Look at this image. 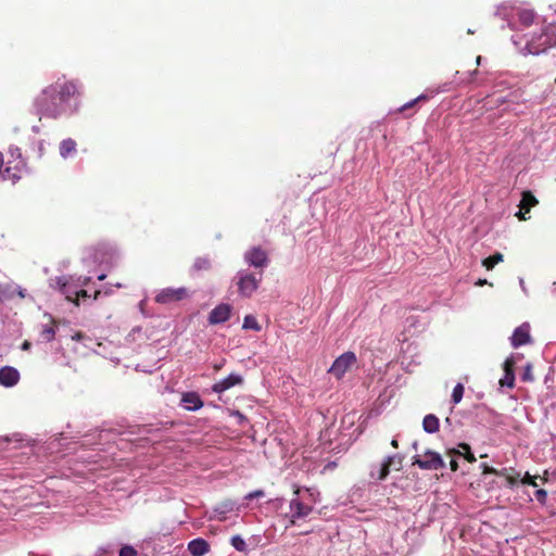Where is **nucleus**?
Segmentation results:
<instances>
[{
    "instance_id": "obj_1",
    "label": "nucleus",
    "mask_w": 556,
    "mask_h": 556,
    "mask_svg": "<svg viewBox=\"0 0 556 556\" xmlns=\"http://www.w3.org/2000/svg\"><path fill=\"white\" fill-rule=\"evenodd\" d=\"M83 96L80 80L62 76L40 91L34 100V108L40 116L48 118L73 116L80 110Z\"/></svg>"
},
{
    "instance_id": "obj_2",
    "label": "nucleus",
    "mask_w": 556,
    "mask_h": 556,
    "mask_svg": "<svg viewBox=\"0 0 556 556\" xmlns=\"http://www.w3.org/2000/svg\"><path fill=\"white\" fill-rule=\"evenodd\" d=\"M513 45L523 55L546 52L556 46V24H548L540 27L539 31L530 35L515 34L511 37Z\"/></svg>"
},
{
    "instance_id": "obj_3",
    "label": "nucleus",
    "mask_w": 556,
    "mask_h": 556,
    "mask_svg": "<svg viewBox=\"0 0 556 556\" xmlns=\"http://www.w3.org/2000/svg\"><path fill=\"white\" fill-rule=\"evenodd\" d=\"M90 280L91 277L88 276H62L51 278L49 281L50 287L59 289L67 301L74 302L75 305H78V300L80 298H90L88 291L85 289Z\"/></svg>"
},
{
    "instance_id": "obj_4",
    "label": "nucleus",
    "mask_w": 556,
    "mask_h": 556,
    "mask_svg": "<svg viewBox=\"0 0 556 556\" xmlns=\"http://www.w3.org/2000/svg\"><path fill=\"white\" fill-rule=\"evenodd\" d=\"M495 15L507 22L511 30H520V27H529L534 23L535 13L531 9L516 5L513 2H504L496 8Z\"/></svg>"
},
{
    "instance_id": "obj_5",
    "label": "nucleus",
    "mask_w": 556,
    "mask_h": 556,
    "mask_svg": "<svg viewBox=\"0 0 556 556\" xmlns=\"http://www.w3.org/2000/svg\"><path fill=\"white\" fill-rule=\"evenodd\" d=\"M405 456L401 453H395L386 456L381 462L374 463L369 468V477L376 481L384 480L390 473L391 469L401 470L403 467Z\"/></svg>"
},
{
    "instance_id": "obj_6",
    "label": "nucleus",
    "mask_w": 556,
    "mask_h": 556,
    "mask_svg": "<svg viewBox=\"0 0 556 556\" xmlns=\"http://www.w3.org/2000/svg\"><path fill=\"white\" fill-rule=\"evenodd\" d=\"M262 271L251 273L247 269L239 270L235 276L238 292L242 298H251L258 289L262 281Z\"/></svg>"
},
{
    "instance_id": "obj_7",
    "label": "nucleus",
    "mask_w": 556,
    "mask_h": 556,
    "mask_svg": "<svg viewBox=\"0 0 556 556\" xmlns=\"http://www.w3.org/2000/svg\"><path fill=\"white\" fill-rule=\"evenodd\" d=\"M413 464L424 470H438L445 468V463L442 456L431 450H427L422 456H415Z\"/></svg>"
},
{
    "instance_id": "obj_8",
    "label": "nucleus",
    "mask_w": 556,
    "mask_h": 556,
    "mask_svg": "<svg viewBox=\"0 0 556 556\" xmlns=\"http://www.w3.org/2000/svg\"><path fill=\"white\" fill-rule=\"evenodd\" d=\"M243 260L250 267L261 269L262 273L269 264L267 252L261 247H252L247 250L243 254Z\"/></svg>"
},
{
    "instance_id": "obj_9",
    "label": "nucleus",
    "mask_w": 556,
    "mask_h": 556,
    "mask_svg": "<svg viewBox=\"0 0 556 556\" xmlns=\"http://www.w3.org/2000/svg\"><path fill=\"white\" fill-rule=\"evenodd\" d=\"M311 513L309 503H304L300 496L294 495L289 503V513L286 514V517L294 526L298 520L305 519Z\"/></svg>"
},
{
    "instance_id": "obj_10",
    "label": "nucleus",
    "mask_w": 556,
    "mask_h": 556,
    "mask_svg": "<svg viewBox=\"0 0 556 556\" xmlns=\"http://www.w3.org/2000/svg\"><path fill=\"white\" fill-rule=\"evenodd\" d=\"M356 361L357 358L355 353L350 351L345 352L334 359L331 367L329 368V372L336 378L340 379L352 366L356 364Z\"/></svg>"
},
{
    "instance_id": "obj_11",
    "label": "nucleus",
    "mask_w": 556,
    "mask_h": 556,
    "mask_svg": "<svg viewBox=\"0 0 556 556\" xmlns=\"http://www.w3.org/2000/svg\"><path fill=\"white\" fill-rule=\"evenodd\" d=\"M522 354L516 353L511 354L505 362H504V376L500 380V384L502 387H507L509 389L514 388L515 386V372H514V366L517 364L521 358Z\"/></svg>"
},
{
    "instance_id": "obj_12",
    "label": "nucleus",
    "mask_w": 556,
    "mask_h": 556,
    "mask_svg": "<svg viewBox=\"0 0 556 556\" xmlns=\"http://www.w3.org/2000/svg\"><path fill=\"white\" fill-rule=\"evenodd\" d=\"M187 296V289L181 288H165L162 289L156 295H155V302L160 304H170L177 301L182 300Z\"/></svg>"
},
{
    "instance_id": "obj_13",
    "label": "nucleus",
    "mask_w": 556,
    "mask_h": 556,
    "mask_svg": "<svg viewBox=\"0 0 556 556\" xmlns=\"http://www.w3.org/2000/svg\"><path fill=\"white\" fill-rule=\"evenodd\" d=\"M231 309V305L227 303L218 304L208 314V323L211 325H219L226 323L230 318Z\"/></svg>"
},
{
    "instance_id": "obj_14",
    "label": "nucleus",
    "mask_w": 556,
    "mask_h": 556,
    "mask_svg": "<svg viewBox=\"0 0 556 556\" xmlns=\"http://www.w3.org/2000/svg\"><path fill=\"white\" fill-rule=\"evenodd\" d=\"M26 167V163L23 159L16 161L15 164L12 165V161H8V165L3 173L1 174L3 180H11L12 184L18 181L22 177V173Z\"/></svg>"
},
{
    "instance_id": "obj_15",
    "label": "nucleus",
    "mask_w": 556,
    "mask_h": 556,
    "mask_svg": "<svg viewBox=\"0 0 556 556\" xmlns=\"http://www.w3.org/2000/svg\"><path fill=\"white\" fill-rule=\"evenodd\" d=\"M242 382L243 378L240 374L231 372L227 377L215 382L212 387V391L214 393H223L235 386L241 384Z\"/></svg>"
},
{
    "instance_id": "obj_16",
    "label": "nucleus",
    "mask_w": 556,
    "mask_h": 556,
    "mask_svg": "<svg viewBox=\"0 0 556 556\" xmlns=\"http://www.w3.org/2000/svg\"><path fill=\"white\" fill-rule=\"evenodd\" d=\"M180 406L186 410L197 412L203 407V401L197 392H184L180 399Z\"/></svg>"
},
{
    "instance_id": "obj_17",
    "label": "nucleus",
    "mask_w": 556,
    "mask_h": 556,
    "mask_svg": "<svg viewBox=\"0 0 556 556\" xmlns=\"http://www.w3.org/2000/svg\"><path fill=\"white\" fill-rule=\"evenodd\" d=\"M530 340V328L528 324H522L517 327L510 337V343L515 349L529 343Z\"/></svg>"
},
{
    "instance_id": "obj_18",
    "label": "nucleus",
    "mask_w": 556,
    "mask_h": 556,
    "mask_svg": "<svg viewBox=\"0 0 556 556\" xmlns=\"http://www.w3.org/2000/svg\"><path fill=\"white\" fill-rule=\"evenodd\" d=\"M293 495L300 496L304 503H309L312 510L314 505L319 502V492L315 488H300L294 485Z\"/></svg>"
},
{
    "instance_id": "obj_19",
    "label": "nucleus",
    "mask_w": 556,
    "mask_h": 556,
    "mask_svg": "<svg viewBox=\"0 0 556 556\" xmlns=\"http://www.w3.org/2000/svg\"><path fill=\"white\" fill-rule=\"evenodd\" d=\"M20 380V372L16 368L4 366L0 368V384L5 388H12L17 384Z\"/></svg>"
},
{
    "instance_id": "obj_20",
    "label": "nucleus",
    "mask_w": 556,
    "mask_h": 556,
    "mask_svg": "<svg viewBox=\"0 0 556 556\" xmlns=\"http://www.w3.org/2000/svg\"><path fill=\"white\" fill-rule=\"evenodd\" d=\"M536 204L538 200L535 199V197L530 191H523L521 193V200L519 203L520 210L518 213H516V216H518V218L521 220H526V214H528L531 207H533Z\"/></svg>"
},
{
    "instance_id": "obj_21",
    "label": "nucleus",
    "mask_w": 556,
    "mask_h": 556,
    "mask_svg": "<svg viewBox=\"0 0 556 556\" xmlns=\"http://www.w3.org/2000/svg\"><path fill=\"white\" fill-rule=\"evenodd\" d=\"M459 448H462V450H463V452H460V451H458V450H455V448L450 450V452H448V454L452 456V459H451L450 465H451V469H452L453 471H456V470H457V468H458L457 462H456V459L454 458V456H456V455H464V456H465V458H466L468 462H470V463L476 462V457H475V456H473V454L471 453V451H470V446H469L468 444H466V443H462V444H459Z\"/></svg>"
},
{
    "instance_id": "obj_22",
    "label": "nucleus",
    "mask_w": 556,
    "mask_h": 556,
    "mask_svg": "<svg viewBox=\"0 0 556 556\" xmlns=\"http://www.w3.org/2000/svg\"><path fill=\"white\" fill-rule=\"evenodd\" d=\"M188 551L192 556H204L210 551V544L202 538H197L188 543Z\"/></svg>"
},
{
    "instance_id": "obj_23",
    "label": "nucleus",
    "mask_w": 556,
    "mask_h": 556,
    "mask_svg": "<svg viewBox=\"0 0 556 556\" xmlns=\"http://www.w3.org/2000/svg\"><path fill=\"white\" fill-rule=\"evenodd\" d=\"M116 257V251L112 247H102L98 248L94 251L93 260L100 264L102 263H113V260Z\"/></svg>"
},
{
    "instance_id": "obj_24",
    "label": "nucleus",
    "mask_w": 556,
    "mask_h": 556,
    "mask_svg": "<svg viewBox=\"0 0 556 556\" xmlns=\"http://www.w3.org/2000/svg\"><path fill=\"white\" fill-rule=\"evenodd\" d=\"M60 155L62 159L73 156L77 151L76 141L72 138L64 139L60 142L59 147Z\"/></svg>"
},
{
    "instance_id": "obj_25",
    "label": "nucleus",
    "mask_w": 556,
    "mask_h": 556,
    "mask_svg": "<svg viewBox=\"0 0 556 556\" xmlns=\"http://www.w3.org/2000/svg\"><path fill=\"white\" fill-rule=\"evenodd\" d=\"M440 420L433 414H428L424 417L422 429L426 433L433 434L439 431Z\"/></svg>"
},
{
    "instance_id": "obj_26",
    "label": "nucleus",
    "mask_w": 556,
    "mask_h": 556,
    "mask_svg": "<svg viewBox=\"0 0 556 556\" xmlns=\"http://www.w3.org/2000/svg\"><path fill=\"white\" fill-rule=\"evenodd\" d=\"M39 336L46 342L52 341L54 339V336H55V328H54V326L51 325V324L41 325L40 326Z\"/></svg>"
},
{
    "instance_id": "obj_27",
    "label": "nucleus",
    "mask_w": 556,
    "mask_h": 556,
    "mask_svg": "<svg viewBox=\"0 0 556 556\" xmlns=\"http://www.w3.org/2000/svg\"><path fill=\"white\" fill-rule=\"evenodd\" d=\"M230 544L238 552L245 553L248 551V545H247L244 539L239 534L231 536Z\"/></svg>"
},
{
    "instance_id": "obj_28",
    "label": "nucleus",
    "mask_w": 556,
    "mask_h": 556,
    "mask_svg": "<svg viewBox=\"0 0 556 556\" xmlns=\"http://www.w3.org/2000/svg\"><path fill=\"white\" fill-rule=\"evenodd\" d=\"M503 262V254L496 252L495 254L483 260L482 264L486 269H492L496 264Z\"/></svg>"
},
{
    "instance_id": "obj_29",
    "label": "nucleus",
    "mask_w": 556,
    "mask_h": 556,
    "mask_svg": "<svg viewBox=\"0 0 556 556\" xmlns=\"http://www.w3.org/2000/svg\"><path fill=\"white\" fill-rule=\"evenodd\" d=\"M242 328L247 329V330H254V331L261 330V326L253 315H247L244 317Z\"/></svg>"
},
{
    "instance_id": "obj_30",
    "label": "nucleus",
    "mask_w": 556,
    "mask_h": 556,
    "mask_svg": "<svg viewBox=\"0 0 556 556\" xmlns=\"http://www.w3.org/2000/svg\"><path fill=\"white\" fill-rule=\"evenodd\" d=\"M211 267V262L207 257H198L192 266V269L195 271L199 270H207Z\"/></svg>"
},
{
    "instance_id": "obj_31",
    "label": "nucleus",
    "mask_w": 556,
    "mask_h": 556,
    "mask_svg": "<svg viewBox=\"0 0 556 556\" xmlns=\"http://www.w3.org/2000/svg\"><path fill=\"white\" fill-rule=\"evenodd\" d=\"M464 396V386L462 383H457L452 392L451 401L453 404H458Z\"/></svg>"
},
{
    "instance_id": "obj_32",
    "label": "nucleus",
    "mask_w": 556,
    "mask_h": 556,
    "mask_svg": "<svg viewBox=\"0 0 556 556\" xmlns=\"http://www.w3.org/2000/svg\"><path fill=\"white\" fill-rule=\"evenodd\" d=\"M427 99H428L427 94L422 93V94L418 96L417 98H415V99H413V100H410V101L406 102L405 104H403V105L399 109V111H400V112H405V111H407V110L412 109L413 106H415L418 102H420V101H425V100H427Z\"/></svg>"
},
{
    "instance_id": "obj_33",
    "label": "nucleus",
    "mask_w": 556,
    "mask_h": 556,
    "mask_svg": "<svg viewBox=\"0 0 556 556\" xmlns=\"http://www.w3.org/2000/svg\"><path fill=\"white\" fill-rule=\"evenodd\" d=\"M13 296V287L0 283V301L9 300Z\"/></svg>"
},
{
    "instance_id": "obj_34",
    "label": "nucleus",
    "mask_w": 556,
    "mask_h": 556,
    "mask_svg": "<svg viewBox=\"0 0 556 556\" xmlns=\"http://www.w3.org/2000/svg\"><path fill=\"white\" fill-rule=\"evenodd\" d=\"M521 380L525 382H532L534 380L532 374V365L530 363H527V365L525 366L523 371L521 374Z\"/></svg>"
},
{
    "instance_id": "obj_35",
    "label": "nucleus",
    "mask_w": 556,
    "mask_h": 556,
    "mask_svg": "<svg viewBox=\"0 0 556 556\" xmlns=\"http://www.w3.org/2000/svg\"><path fill=\"white\" fill-rule=\"evenodd\" d=\"M118 556H138V552L134 546L126 544L119 548Z\"/></svg>"
},
{
    "instance_id": "obj_36",
    "label": "nucleus",
    "mask_w": 556,
    "mask_h": 556,
    "mask_svg": "<svg viewBox=\"0 0 556 556\" xmlns=\"http://www.w3.org/2000/svg\"><path fill=\"white\" fill-rule=\"evenodd\" d=\"M10 157L11 159L9 161H12V164H15L17 160L23 159L20 148H10Z\"/></svg>"
},
{
    "instance_id": "obj_37",
    "label": "nucleus",
    "mask_w": 556,
    "mask_h": 556,
    "mask_svg": "<svg viewBox=\"0 0 556 556\" xmlns=\"http://www.w3.org/2000/svg\"><path fill=\"white\" fill-rule=\"evenodd\" d=\"M546 498H547V492L545 490H543V489L536 490V492H535V500L540 504H545L546 503Z\"/></svg>"
},
{
    "instance_id": "obj_38",
    "label": "nucleus",
    "mask_w": 556,
    "mask_h": 556,
    "mask_svg": "<svg viewBox=\"0 0 556 556\" xmlns=\"http://www.w3.org/2000/svg\"><path fill=\"white\" fill-rule=\"evenodd\" d=\"M522 484H529L532 486H536L535 477L530 476L529 472H526L525 477L520 481Z\"/></svg>"
},
{
    "instance_id": "obj_39",
    "label": "nucleus",
    "mask_w": 556,
    "mask_h": 556,
    "mask_svg": "<svg viewBox=\"0 0 556 556\" xmlns=\"http://www.w3.org/2000/svg\"><path fill=\"white\" fill-rule=\"evenodd\" d=\"M263 496H264V491L255 490V491L248 493L245 495V500H253V498L263 497Z\"/></svg>"
},
{
    "instance_id": "obj_40",
    "label": "nucleus",
    "mask_w": 556,
    "mask_h": 556,
    "mask_svg": "<svg viewBox=\"0 0 556 556\" xmlns=\"http://www.w3.org/2000/svg\"><path fill=\"white\" fill-rule=\"evenodd\" d=\"M506 485L510 489H514L517 485V478L507 476L506 477Z\"/></svg>"
},
{
    "instance_id": "obj_41",
    "label": "nucleus",
    "mask_w": 556,
    "mask_h": 556,
    "mask_svg": "<svg viewBox=\"0 0 556 556\" xmlns=\"http://www.w3.org/2000/svg\"><path fill=\"white\" fill-rule=\"evenodd\" d=\"M15 291L17 292L18 296H21V298H25V292H26V290H25V289H23V288H22V287H20V286H16V287H13V293H14Z\"/></svg>"
},
{
    "instance_id": "obj_42",
    "label": "nucleus",
    "mask_w": 556,
    "mask_h": 556,
    "mask_svg": "<svg viewBox=\"0 0 556 556\" xmlns=\"http://www.w3.org/2000/svg\"><path fill=\"white\" fill-rule=\"evenodd\" d=\"M361 491H362V489H361V488L355 486V488H353V489L351 490V495H350V496H351V497H354L355 495H359Z\"/></svg>"
},
{
    "instance_id": "obj_43",
    "label": "nucleus",
    "mask_w": 556,
    "mask_h": 556,
    "mask_svg": "<svg viewBox=\"0 0 556 556\" xmlns=\"http://www.w3.org/2000/svg\"><path fill=\"white\" fill-rule=\"evenodd\" d=\"M30 346H31L30 342L24 341L21 348L24 351H28L30 349Z\"/></svg>"
},
{
    "instance_id": "obj_44",
    "label": "nucleus",
    "mask_w": 556,
    "mask_h": 556,
    "mask_svg": "<svg viewBox=\"0 0 556 556\" xmlns=\"http://www.w3.org/2000/svg\"><path fill=\"white\" fill-rule=\"evenodd\" d=\"M519 285H520L522 291L527 294V288L525 286V280L522 278H519Z\"/></svg>"
},
{
    "instance_id": "obj_45",
    "label": "nucleus",
    "mask_w": 556,
    "mask_h": 556,
    "mask_svg": "<svg viewBox=\"0 0 556 556\" xmlns=\"http://www.w3.org/2000/svg\"><path fill=\"white\" fill-rule=\"evenodd\" d=\"M283 498H276L273 503L276 507L280 506L283 503Z\"/></svg>"
},
{
    "instance_id": "obj_46",
    "label": "nucleus",
    "mask_w": 556,
    "mask_h": 556,
    "mask_svg": "<svg viewBox=\"0 0 556 556\" xmlns=\"http://www.w3.org/2000/svg\"><path fill=\"white\" fill-rule=\"evenodd\" d=\"M391 445H392V447H394V448H397V447H399V441H397V439H396V438H393V439H392V441H391Z\"/></svg>"
},
{
    "instance_id": "obj_47",
    "label": "nucleus",
    "mask_w": 556,
    "mask_h": 556,
    "mask_svg": "<svg viewBox=\"0 0 556 556\" xmlns=\"http://www.w3.org/2000/svg\"><path fill=\"white\" fill-rule=\"evenodd\" d=\"M105 277H106V274H103V273H102V274H100V275L98 276V280L102 281V280H104V279H105Z\"/></svg>"
},
{
    "instance_id": "obj_48",
    "label": "nucleus",
    "mask_w": 556,
    "mask_h": 556,
    "mask_svg": "<svg viewBox=\"0 0 556 556\" xmlns=\"http://www.w3.org/2000/svg\"><path fill=\"white\" fill-rule=\"evenodd\" d=\"M99 294H100V291H99V290H96V291H94V296H93V299L96 300V299L98 298V295H99Z\"/></svg>"
},
{
    "instance_id": "obj_49",
    "label": "nucleus",
    "mask_w": 556,
    "mask_h": 556,
    "mask_svg": "<svg viewBox=\"0 0 556 556\" xmlns=\"http://www.w3.org/2000/svg\"><path fill=\"white\" fill-rule=\"evenodd\" d=\"M484 283H486V280H481V279H480V280L478 281V285H484Z\"/></svg>"
},
{
    "instance_id": "obj_50",
    "label": "nucleus",
    "mask_w": 556,
    "mask_h": 556,
    "mask_svg": "<svg viewBox=\"0 0 556 556\" xmlns=\"http://www.w3.org/2000/svg\"><path fill=\"white\" fill-rule=\"evenodd\" d=\"M481 63V56H478L477 58V64H480Z\"/></svg>"
},
{
    "instance_id": "obj_51",
    "label": "nucleus",
    "mask_w": 556,
    "mask_h": 556,
    "mask_svg": "<svg viewBox=\"0 0 556 556\" xmlns=\"http://www.w3.org/2000/svg\"><path fill=\"white\" fill-rule=\"evenodd\" d=\"M143 304H144V300H142V301L140 302V308H142Z\"/></svg>"
},
{
    "instance_id": "obj_52",
    "label": "nucleus",
    "mask_w": 556,
    "mask_h": 556,
    "mask_svg": "<svg viewBox=\"0 0 556 556\" xmlns=\"http://www.w3.org/2000/svg\"><path fill=\"white\" fill-rule=\"evenodd\" d=\"M33 130H34V131H38V127L34 126V127H33Z\"/></svg>"
},
{
    "instance_id": "obj_53",
    "label": "nucleus",
    "mask_w": 556,
    "mask_h": 556,
    "mask_svg": "<svg viewBox=\"0 0 556 556\" xmlns=\"http://www.w3.org/2000/svg\"><path fill=\"white\" fill-rule=\"evenodd\" d=\"M413 447H414L415 450H417V443H416V442L413 444Z\"/></svg>"
}]
</instances>
